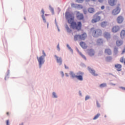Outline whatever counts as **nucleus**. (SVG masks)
<instances>
[{"label":"nucleus","mask_w":125,"mask_h":125,"mask_svg":"<svg viewBox=\"0 0 125 125\" xmlns=\"http://www.w3.org/2000/svg\"><path fill=\"white\" fill-rule=\"evenodd\" d=\"M65 18L67 19L68 23L71 24V27L72 29H76L78 31H80L82 29V22L80 21L78 22V24L76 22H74L75 17L73 16V14L70 13L69 12H65Z\"/></svg>","instance_id":"nucleus-1"},{"label":"nucleus","mask_w":125,"mask_h":125,"mask_svg":"<svg viewBox=\"0 0 125 125\" xmlns=\"http://www.w3.org/2000/svg\"><path fill=\"white\" fill-rule=\"evenodd\" d=\"M91 32L94 38L100 37L102 35V30L100 29H94V28H91Z\"/></svg>","instance_id":"nucleus-2"},{"label":"nucleus","mask_w":125,"mask_h":125,"mask_svg":"<svg viewBox=\"0 0 125 125\" xmlns=\"http://www.w3.org/2000/svg\"><path fill=\"white\" fill-rule=\"evenodd\" d=\"M99 14H100V13H97L94 15V17L96 18V19H93L91 21L92 23H97V22L100 21L101 19V17H100V16H98Z\"/></svg>","instance_id":"nucleus-3"},{"label":"nucleus","mask_w":125,"mask_h":125,"mask_svg":"<svg viewBox=\"0 0 125 125\" xmlns=\"http://www.w3.org/2000/svg\"><path fill=\"white\" fill-rule=\"evenodd\" d=\"M37 60L39 63V67L40 68H41L42 65L44 63V58H43V56H42L39 58V57H37Z\"/></svg>","instance_id":"nucleus-4"},{"label":"nucleus","mask_w":125,"mask_h":125,"mask_svg":"<svg viewBox=\"0 0 125 125\" xmlns=\"http://www.w3.org/2000/svg\"><path fill=\"white\" fill-rule=\"evenodd\" d=\"M120 11H121V8L118 7L117 8L114 9L112 11V14L113 15H117L120 13Z\"/></svg>","instance_id":"nucleus-5"},{"label":"nucleus","mask_w":125,"mask_h":125,"mask_svg":"<svg viewBox=\"0 0 125 125\" xmlns=\"http://www.w3.org/2000/svg\"><path fill=\"white\" fill-rule=\"evenodd\" d=\"M77 75H76V79H77V80H79V81H83V73L79 72L78 73H77Z\"/></svg>","instance_id":"nucleus-6"},{"label":"nucleus","mask_w":125,"mask_h":125,"mask_svg":"<svg viewBox=\"0 0 125 125\" xmlns=\"http://www.w3.org/2000/svg\"><path fill=\"white\" fill-rule=\"evenodd\" d=\"M76 17L79 20H83V15L78 12L76 14Z\"/></svg>","instance_id":"nucleus-7"},{"label":"nucleus","mask_w":125,"mask_h":125,"mask_svg":"<svg viewBox=\"0 0 125 125\" xmlns=\"http://www.w3.org/2000/svg\"><path fill=\"white\" fill-rule=\"evenodd\" d=\"M120 26H114L112 29V32L113 33H118V32H119V31H120Z\"/></svg>","instance_id":"nucleus-8"},{"label":"nucleus","mask_w":125,"mask_h":125,"mask_svg":"<svg viewBox=\"0 0 125 125\" xmlns=\"http://www.w3.org/2000/svg\"><path fill=\"white\" fill-rule=\"evenodd\" d=\"M117 0H108V2L109 4L111 5V6H114L116 5L117 3Z\"/></svg>","instance_id":"nucleus-9"},{"label":"nucleus","mask_w":125,"mask_h":125,"mask_svg":"<svg viewBox=\"0 0 125 125\" xmlns=\"http://www.w3.org/2000/svg\"><path fill=\"white\" fill-rule=\"evenodd\" d=\"M117 22L119 23V24H121L123 23L124 21V18L121 16H119L117 19Z\"/></svg>","instance_id":"nucleus-10"},{"label":"nucleus","mask_w":125,"mask_h":125,"mask_svg":"<svg viewBox=\"0 0 125 125\" xmlns=\"http://www.w3.org/2000/svg\"><path fill=\"white\" fill-rule=\"evenodd\" d=\"M88 70L89 72H90L92 74V75H93V76H98V74L95 73V70L90 68V67H88Z\"/></svg>","instance_id":"nucleus-11"},{"label":"nucleus","mask_w":125,"mask_h":125,"mask_svg":"<svg viewBox=\"0 0 125 125\" xmlns=\"http://www.w3.org/2000/svg\"><path fill=\"white\" fill-rule=\"evenodd\" d=\"M104 36L105 38H106L107 40L111 39V35H110V33L108 32H104Z\"/></svg>","instance_id":"nucleus-12"},{"label":"nucleus","mask_w":125,"mask_h":125,"mask_svg":"<svg viewBox=\"0 0 125 125\" xmlns=\"http://www.w3.org/2000/svg\"><path fill=\"white\" fill-rule=\"evenodd\" d=\"M80 45L82 47V48H83L84 49H85L87 48V46L86 45V44H85V42H80Z\"/></svg>","instance_id":"nucleus-13"},{"label":"nucleus","mask_w":125,"mask_h":125,"mask_svg":"<svg viewBox=\"0 0 125 125\" xmlns=\"http://www.w3.org/2000/svg\"><path fill=\"white\" fill-rule=\"evenodd\" d=\"M55 57L56 58L57 63H58L59 65H61L62 64V58H59L57 56H55Z\"/></svg>","instance_id":"nucleus-14"},{"label":"nucleus","mask_w":125,"mask_h":125,"mask_svg":"<svg viewBox=\"0 0 125 125\" xmlns=\"http://www.w3.org/2000/svg\"><path fill=\"white\" fill-rule=\"evenodd\" d=\"M85 39H86V34L84 33L83 34H82L81 35H79L80 40H83V41H84Z\"/></svg>","instance_id":"nucleus-15"},{"label":"nucleus","mask_w":125,"mask_h":125,"mask_svg":"<svg viewBox=\"0 0 125 125\" xmlns=\"http://www.w3.org/2000/svg\"><path fill=\"white\" fill-rule=\"evenodd\" d=\"M115 67L116 68L117 71H118L119 72L122 71V64H116L115 65Z\"/></svg>","instance_id":"nucleus-16"},{"label":"nucleus","mask_w":125,"mask_h":125,"mask_svg":"<svg viewBox=\"0 0 125 125\" xmlns=\"http://www.w3.org/2000/svg\"><path fill=\"white\" fill-rule=\"evenodd\" d=\"M123 42L122 40H117L116 42V44L117 46H121V45H123Z\"/></svg>","instance_id":"nucleus-17"},{"label":"nucleus","mask_w":125,"mask_h":125,"mask_svg":"<svg viewBox=\"0 0 125 125\" xmlns=\"http://www.w3.org/2000/svg\"><path fill=\"white\" fill-rule=\"evenodd\" d=\"M104 53L108 55H111V54H112V51L110 49H105L104 50Z\"/></svg>","instance_id":"nucleus-18"},{"label":"nucleus","mask_w":125,"mask_h":125,"mask_svg":"<svg viewBox=\"0 0 125 125\" xmlns=\"http://www.w3.org/2000/svg\"><path fill=\"white\" fill-rule=\"evenodd\" d=\"M88 54H89L90 56H93V55H94V51L92 49L88 50Z\"/></svg>","instance_id":"nucleus-19"},{"label":"nucleus","mask_w":125,"mask_h":125,"mask_svg":"<svg viewBox=\"0 0 125 125\" xmlns=\"http://www.w3.org/2000/svg\"><path fill=\"white\" fill-rule=\"evenodd\" d=\"M101 26L103 28H105L106 26H108V22L106 21H103L101 23Z\"/></svg>","instance_id":"nucleus-20"},{"label":"nucleus","mask_w":125,"mask_h":125,"mask_svg":"<svg viewBox=\"0 0 125 125\" xmlns=\"http://www.w3.org/2000/svg\"><path fill=\"white\" fill-rule=\"evenodd\" d=\"M125 30H122L120 33V37L121 38H122V39H124V38H125Z\"/></svg>","instance_id":"nucleus-21"},{"label":"nucleus","mask_w":125,"mask_h":125,"mask_svg":"<svg viewBox=\"0 0 125 125\" xmlns=\"http://www.w3.org/2000/svg\"><path fill=\"white\" fill-rule=\"evenodd\" d=\"M97 43L98 44H103V40H102V39H98L97 41Z\"/></svg>","instance_id":"nucleus-22"},{"label":"nucleus","mask_w":125,"mask_h":125,"mask_svg":"<svg viewBox=\"0 0 125 125\" xmlns=\"http://www.w3.org/2000/svg\"><path fill=\"white\" fill-rule=\"evenodd\" d=\"M70 75L72 77V78H73V79H75V78H76L77 77V75H76V74H75V73H74L73 71L70 72Z\"/></svg>","instance_id":"nucleus-23"},{"label":"nucleus","mask_w":125,"mask_h":125,"mask_svg":"<svg viewBox=\"0 0 125 125\" xmlns=\"http://www.w3.org/2000/svg\"><path fill=\"white\" fill-rule=\"evenodd\" d=\"M88 12H89V13H94L95 10L94 8H89L88 9Z\"/></svg>","instance_id":"nucleus-24"},{"label":"nucleus","mask_w":125,"mask_h":125,"mask_svg":"<svg viewBox=\"0 0 125 125\" xmlns=\"http://www.w3.org/2000/svg\"><path fill=\"white\" fill-rule=\"evenodd\" d=\"M77 51H78V53H79V54L82 56V57H83V58L85 59V60H86V58L85 57V56L84 55H83V54H82V52H80V51L79 50H77Z\"/></svg>","instance_id":"nucleus-25"},{"label":"nucleus","mask_w":125,"mask_h":125,"mask_svg":"<svg viewBox=\"0 0 125 125\" xmlns=\"http://www.w3.org/2000/svg\"><path fill=\"white\" fill-rule=\"evenodd\" d=\"M105 86H107V84L106 83H103L100 85V87H105Z\"/></svg>","instance_id":"nucleus-26"},{"label":"nucleus","mask_w":125,"mask_h":125,"mask_svg":"<svg viewBox=\"0 0 125 125\" xmlns=\"http://www.w3.org/2000/svg\"><path fill=\"white\" fill-rule=\"evenodd\" d=\"M80 39V35H77L74 36V41H78V39Z\"/></svg>","instance_id":"nucleus-27"},{"label":"nucleus","mask_w":125,"mask_h":125,"mask_svg":"<svg viewBox=\"0 0 125 125\" xmlns=\"http://www.w3.org/2000/svg\"><path fill=\"white\" fill-rule=\"evenodd\" d=\"M100 116V113H98L93 118V120H97L98 118Z\"/></svg>","instance_id":"nucleus-28"},{"label":"nucleus","mask_w":125,"mask_h":125,"mask_svg":"<svg viewBox=\"0 0 125 125\" xmlns=\"http://www.w3.org/2000/svg\"><path fill=\"white\" fill-rule=\"evenodd\" d=\"M114 52L115 53V54H117L118 53V47H115L114 49Z\"/></svg>","instance_id":"nucleus-29"},{"label":"nucleus","mask_w":125,"mask_h":125,"mask_svg":"<svg viewBox=\"0 0 125 125\" xmlns=\"http://www.w3.org/2000/svg\"><path fill=\"white\" fill-rule=\"evenodd\" d=\"M66 29L67 32H71V29H70V28H69V26H68V25L66 26Z\"/></svg>","instance_id":"nucleus-30"},{"label":"nucleus","mask_w":125,"mask_h":125,"mask_svg":"<svg viewBox=\"0 0 125 125\" xmlns=\"http://www.w3.org/2000/svg\"><path fill=\"white\" fill-rule=\"evenodd\" d=\"M42 18L44 22H46V20H45V17H44V16L43 15H42Z\"/></svg>","instance_id":"nucleus-31"},{"label":"nucleus","mask_w":125,"mask_h":125,"mask_svg":"<svg viewBox=\"0 0 125 125\" xmlns=\"http://www.w3.org/2000/svg\"><path fill=\"white\" fill-rule=\"evenodd\" d=\"M53 95L54 98H57V96L56 95V93L55 92H53Z\"/></svg>","instance_id":"nucleus-32"},{"label":"nucleus","mask_w":125,"mask_h":125,"mask_svg":"<svg viewBox=\"0 0 125 125\" xmlns=\"http://www.w3.org/2000/svg\"><path fill=\"white\" fill-rule=\"evenodd\" d=\"M98 1L100 2V3H103V2H104V0H98Z\"/></svg>","instance_id":"nucleus-33"},{"label":"nucleus","mask_w":125,"mask_h":125,"mask_svg":"<svg viewBox=\"0 0 125 125\" xmlns=\"http://www.w3.org/2000/svg\"><path fill=\"white\" fill-rule=\"evenodd\" d=\"M77 2H83V0H76Z\"/></svg>","instance_id":"nucleus-34"},{"label":"nucleus","mask_w":125,"mask_h":125,"mask_svg":"<svg viewBox=\"0 0 125 125\" xmlns=\"http://www.w3.org/2000/svg\"><path fill=\"white\" fill-rule=\"evenodd\" d=\"M90 97L89 96H86L85 97V100L86 101V100H88V99H89Z\"/></svg>","instance_id":"nucleus-35"},{"label":"nucleus","mask_w":125,"mask_h":125,"mask_svg":"<svg viewBox=\"0 0 125 125\" xmlns=\"http://www.w3.org/2000/svg\"><path fill=\"white\" fill-rule=\"evenodd\" d=\"M6 125H9V120H6Z\"/></svg>","instance_id":"nucleus-36"},{"label":"nucleus","mask_w":125,"mask_h":125,"mask_svg":"<svg viewBox=\"0 0 125 125\" xmlns=\"http://www.w3.org/2000/svg\"><path fill=\"white\" fill-rule=\"evenodd\" d=\"M71 6L72 7H76V4L74 3H71Z\"/></svg>","instance_id":"nucleus-37"},{"label":"nucleus","mask_w":125,"mask_h":125,"mask_svg":"<svg viewBox=\"0 0 125 125\" xmlns=\"http://www.w3.org/2000/svg\"><path fill=\"white\" fill-rule=\"evenodd\" d=\"M41 11L42 13V15L44 16V10H43V9H42Z\"/></svg>","instance_id":"nucleus-38"},{"label":"nucleus","mask_w":125,"mask_h":125,"mask_svg":"<svg viewBox=\"0 0 125 125\" xmlns=\"http://www.w3.org/2000/svg\"><path fill=\"white\" fill-rule=\"evenodd\" d=\"M42 53H43V56H46V55L45 54V53L44 52V50H42Z\"/></svg>","instance_id":"nucleus-39"},{"label":"nucleus","mask_w":125,"mask_h":125,"mask_svg":"<svg viewBox=\"0 0 125 125\" xmlns=\"http://www.w3.org/2000/svg\"><path fill=\"white\" fill-rule=\"evenodd\" d=\"M67 47H68V49H70V50H72V49L71 48V47H70V45H69V44H67Z\"/></svg>","instance_id":"nucleus-40"},{"label":"nucleus","mask_w":125,"mask_h":125,"mask_svg":"<svg viewBox=\"0 0 125 125\" xmlns=\"http://www.w3.org/2000/svg\"><path fill=\"white\" fill-rule=\"evenodd\" d=\"M57 48L58 50H60V47L59 46V44H58L57 45Z\"/></svg>","instance_id":"nucleus-41"},{"label":"nucleus","mask_w":125,"mask_h":125,"mask_svg":"<svg viewBox=\"0 0 125 125\" xmlns=\"http://www.w3.org/2000/svg\"><path fill=\"white\" fill-rule=\"evenodd\" d=\"M83 12H84V14H86V13H87V11H86V10H83Z\"/></svg>","instance_id":"nucleus-42"},{"label":"nucleus","mask_w":125,"mask_h":125,"mask_svg":"<svg viewBox=\"0 0 125 125\" xmlns=\"http://www.w3.org/2000/svg\"><path fill=\"white\" fill-rule=\"evenodd\" d=\"M106 59H112V57H107L106 58Z\"/></svg>","instance_id":"nucleus-43"},{"label":"nucleus","mask_w":125,"mask_h":125,"mask_svg":"<svg viewBox=\"0 0 125 125\" xmlns=\"http://www.w3.org/2000/svg\"><path fill=\"white\" fill-rule=\"evenodd\" d=\"M101 9L103 10L104 9V8H105V6H102L101 7Z\"/></svg>","instance_id":"nucleus-44"},{"label":"nucleus","mask_w":125,"mask_h":125,"mask_svg":"<svg viewBox=\"0 0 125 125\" xmlns=\"http://www.w3.org/2000/svg\"><path fill=\"white\" fill-rule=\"evenodd\" d=\"M64 67L65 69H69V67L67 66L66 64H64Z\"/></svg>","instance_id":"nucleus-45"},{"label":"nucleus","mask_w":125,"mask_h":125,"mask_svg":"<svg viewBox=\"0 0 125 125\" xmlns=\"http://www.w3.org/2000/svg\"><path fill=\"white\" fill-rule=\"evenodd\" d=\"M90 0H86V1H89ZM92 1H96V0H91Z\"/></svg>","instance_id":"nucleus-46"},{"label":"nucleus","mask_w":125,"mask_h":125,"mask_svg":"<svg viewBox=\"0 0 125 125\" xmlns=\"http://www.w3.org/2000/svg\"><path fill=\"white\" fill-rule=\"evenodd\" d=\"M61 74H62V77H64V73H63V72H61Z\"/></svg>","instance_id":"nucleus-47"},{"label":"nucleus","mask_w":125,"mask_h":125,"mask_svg":"<svg viewBox=\"0 0 125 125\" xmlns=\"http://www.w3.org/2000/svg\"><path fill=\"white\" fill-rule=\"evenodd\" d=\"M121 88H122V89H123V90H125V87H121Z\"/></svg>","instance_id":"nucleus-48"},{"label":"nucleus","mask_w":125,"mask_h":125,"mask_svg":"<svg viewBox=\"0 0 125 125\" xmlns=\"http://www.w3.org/2000/svg\"><path fill=\"white\" fill-rule=\"evenodd\" d=\"M6 115L7 116H9V112H7Z\"/></svg>","instance_id":"nucleus-49"},{"label":"nucleus","mask_w":125,"mask_h":125,"mask_svg":"<svg viewBox=\"0 0 125 125\" xmlns=\"http://www.w3.org/2000/svg\"><path fill=\"white\" fill-rule=\"evenodd\" d=\"M97 106H98V107H100V105H99L98 103H97Z\"/></svg>","instance_id":"nucleus-50"},{"label":"nucleus","mask_w":125,"mask_h":125,"mask_svg":"<svg viewBox=\"0 0 125 125\" xmlns=\"http://www.w3.org/2000/svg\"><path fill=\"white\" fill-rule=\"evenodd\" d=\"M65 75H66V76H67V77L69 76L68 75H67V74H66Z\"/></svg>","instance_id":"nucleus-51"},{"label":"nucleus","mask_w":125,"mask_h":125,"mask_svg":"<svg viewBox=\"0 0 125 125\" xmlns=\"http://www.w3.org/2000/svg\"><path fill=\"white\" fill-rule=\"evenodd\" d=\"M52 11H53V9H52Z\"/></svg>","instance_id":"nucleus-52"},{"label":"nucleus","mask_w":125,"mask_h":125,"mask_svg":"<svg viewBox=\"0 0 125 125\" xmlns=\"http://www.w3.org/2000/svg\"><path fill=\"white\" fill-rule=\"evenodd\" d=\"M47 27H48V24H47Z\"/></svg>","instance_id":"nucleus-53"},{"label":"nucleus","mask_w":125,"mask_h":125,"mask_svg":"<svg viewBox=\"0 0 125 125\" xmlns=\"http://www.w3.org/2000/svg\"><path fill=\"white\" fill-rule=\"evenodd\" d=\"M104 117H105V118H106V115H105V116H104Z\"/></svg>","instance_id":"nucleus-54"},{"label":"nucleus","mask_w":125,"mask_h":125,"mask_svg":"<svg viewBox=\"0 0 125 125\" xmlns=\"http://www.w3.org/2000/svg\"><path fill=\"white\" fill-rule=\"evenodd\" d=\"M5 80H6V78H5Z\"/></svg>","instance_id":"nucleus-55"}]
</instances>
